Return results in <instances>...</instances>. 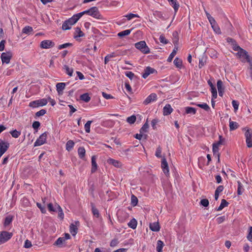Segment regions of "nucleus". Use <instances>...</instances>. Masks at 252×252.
I'll use <instances>...</instances> for the list:
<instances>
[{
	"label": "nucleus",
	"instance_id": "f257e3e1",
	"mask_svg": "<svg viewBox=\"0 0 252 252\" xmlns=\"http://www.w3.org/2000/svg\"><path fill=\"white\" fill-rule=\"evenodd\" d=\"M135 47L144 54L150 53V50L144 40H141L134 44Z\"/></svg>",
	"mask_w": 252,
	"mask_h": 252
},
{
	"label": "nucleus",
	"instance_id": "f03ea898",
	"mask_svg": "<svg viewBox=\"0 0 252 252\" xmlns=\"http://www.w3.org/2000/svg\"><path fill=\"white\" fill-rule=\"evenodd\" d=\"M93 18L102 21H106L107 20L100 14L98 8L96 6H93L90 8V15Z\"/></svg>",
	"mask_w": 252,
	"mask_h": 252
},
{
	"label": "nucleus",
	"instance_id": "7ed1b4c3",
	"mask_svg": "<svg viewBox=\"0 0 252 252\" xmlns=\"http://www.w3.org/2000/svg\"><path fill=\"white\" fill-rule=\"evenodd\" d=\"M12 232L6 231H0V245L7 242L12 238Z\"/></svg>",
	"mask_w": 252,
	"mask_h": 252
},
{
	"label": "nucleus",
	"instance_id": "20e7f679",
	"mask_svg": "<svg viewBox=\"0 0 252 252\" xmlns=\"http://www.w3.org/2000/svg\"><path fill=\"white\" fill-rule=\"evenodd\" d=\"M48 103L47 99L42 98L31 101L29 104V106L33 108L38 107L39 106H44Z\"/></svg>",
	"mask_w": 252,
	"mask_h": 252
},
{
	"label": "nucleus",
	"instance_id": "39448f33",
	"mask_svg": "<svg viewBox=\"0 0 252 252\" xmlns=\"http://www.w3.org/2000/svg\"><path fill=\"white\" fill-rule=\"evenodd\" d=\"M12 57L13 53L11 51H6L5 53H2L0 56L2 63H9Z\"/></svg>",
	"mask_w": 252,
	"mask_h": 252
},
{
	"label": "nucleus",
	"instance_id": "423d86ee",
	"mask_svg": "<svg viewBox=\"0 0 252 252\" xmlns=\"http://www.w3.org/2000/svg\"><path fill=\"white\" fill-rule=\"evenodd\" d=\"M47 135V132L46 131L41 134L34 142V146H39L45 143L46 142Z\"/></svg>",
	"mask_w": 252,
	"mask_h": 252
},
{
	"label": "nucleus",
	"instance_id": "0eeeda50",
	"mask_svg": "<svg viewBox=\"0 0 252 252\" xmlns=\"http://www.w3.org/2000/svg\"><path fill=\"white\" fill-rule=\"evenodd\" d=\"M54 42L50 40H44L40 42V47L42 49H49L55 46Z\"/></svg>",
	"mask_w": 252,
	"mask_h": 252
},
{
	"label": "nucleus",
	"instance_id": "6e6552de",
	"mask_svg": "<svg viewBox=\"0 0 252 252\" xmlns=\"http://www.w3.org/2000/svg\"><path fill=\"white\" fill-rule=\"evenodd\" d=\"M9 143L0 139V157H1L8 150Z\"/></svg>",
	"mask_w": 252,
	"mask_h": 252
},
{
	"label": "nucleus",
	"instance_id": "1a4fd4ad",
	"mask_svg": "<svg viewBox=\"0 0 252 252\" xmlns=\"http://www.w3.org/2000/svg\"><path fill=\"white\" fill-rule=\"evenodd\" d=\"M161 168L162 169V171L163 173L165 174V175L168 177L169 176V166L168 164L166 161V158L163 157L161 159Z\"/></svg>",
	"mask_w": 252,
	"mask_h": 252
},
{
	"label": "nucleus",
	"instance_id": "9d476101",
	"mask_svg": "<svg viewBox=\"0 0 252 252\" xmlns=\"http://www.w3.org/2000/svg\"><path fill=\"white\" fill-rule=\"evenodd\" d=\"M237 51H238V52L236 53V55L239 58H243L245 60L249 59L250 55L246 50L240 47V48L237 49Z\"/></svg>",
	"mask_w": 252,
	"mask_h": 252
},
{
	"label": "nucleus",
	"instance_id": "9b49d317",
	"mask_svg": "<svg viewBox=\"0 0 252 252\" xmlns=\"http://www.w3.org/2000/svg\"><path fill=\"white\" fill-rule=\"evenodd\" d=\"M153 73H157V71L154 68L147 66L144 70L142 76L144 79H146L150 74Z\"/></svg>",
	"mask_w": 252,
	"mask_h": 252
},
{
	"label": "nucleus",
	"instance_id": "f8f14e48",
	"mask_svg": "<svg viewBox=\"0 0 252 252\" xmlns=\"http://www.w3.org/2000/svg\"><path fill=\"white\" fill-rule=\"evenodd\" d=\"M245 135L246 136V141L247 146L248 148L252 147V132H250L248 129L245 132Z\"/></svg>",
	"mask_w": 252,
	"mask_h": 252
},
{
	"label": "nucleus",
	"instance_id": "ddd939ff",
	"mask_svg": "<svg viewBox=\"0 0 252 252\" xmlns=\"http://www.w3.org/2000/svg\"><path fill=\"white\" fill-rule=\"evenodd\" d=\"M157 99V95L156 93L151 94L143 101L144 105H147L152 102L155 101Z\"/></svg>",
	"mask_w": 252,
	"mask_h": 252
},
{
	"label": "nucleus",
	"instance_id": "4468645a",
	"mask_svg": "<svg viewBox=\"0 0 252 252\" xmlns=\"http://www.w3.org/2000/svg\"><path fill=\"white\" fill-rule=\"evenodd\" d=\"M226 41L228 43L231 44L232 49L234 51H237V49L240 48V46L237 44L236 41L234 39L228 37L226 38Z\"/></svg>",
	"mask_w": 252,
	"mask_h": 252
},
{
	"label": "nucleus",
	"instance_id": "2eb2a0df",
	"mask_svg": "<svg viewBox=\"0 0 252 252\" xmlns=\"http://www.w3.org/2000/svg\"><path fill=\"white\" fill-rule=\"evenodd\" d=\"M217 85L219 95L222 96L224 92V87L223 85L222 81L221 80H218Z\"/></svg>",
	"mask_w": 252,
	"mask_h": 252
},
{
	"label": "nucleus",
	"instance_id": "dca6fc26",
	"mask_svg": "<svg viewBox=\"0 0 252 252\" xmlns=\"http://www.w3.org/2000/svg\"><path fill=\"white\" fill-rule=\"evenodd\" d=\"M96 157L94 155L91 158V164H92V168H91V173H94L96 172L97 169V164L96 161Z\"/></svg>",
	"mask_w": 252,
	"mask_h": 252
},
{
	"label": "nucleus",
	"instance_id": "f3484780",
	"mask_svg": "<svg viewBox=\"0 0 252 252\" xmlns=\"http://www.w3.org/2000/svg\"><path fill=\"white\" fill-rule=\"evenodd\" d=\"M210 23L214 32L218 34L221 33V30L215 20L211 22Z\"/></svg>",
	"mask_w": 252,
	"mask_h": 252
},
{
	"label": "nucleus",
	"instance_id": "a211bd4d",
	"mask_svg": "<svg viewBox=\"0 0 252 252\" xmlns=\"http://www.w3.org/2000/svg\"><path fill=\"white\" fill-rule=\"evenodd\" d=\"M173 109L169 104H166L163 108V115L164 116H168L170 115L173 111Z\"/></svg>",
	"mask_w": 252,
	"mask_h": 252
},
{
	"label": "nucleus",
	"instance_id": "6ab92c4d",
	"mask_svg": "<svg viewBox=\"0 0 252 252\" xmlns=\"http://www.w3.org/2000/svg\"><path fill=\"white\" fill-rule=\"evenodd\" d=\"M167 1L169 4L174 8L175 14H176L180 7V4L177 0H167Z\"/></svg>",
	"mask_w": 252,
	"mask_h": 252
},
{
	"label": "nucleus",
	"instance_id": "aec40b11",
	"mask_svg": "<svg viewBox=\"0 0 252 252\" xmlns=\"http://www.w3.org/2000/svg\"><path fill=\"white\" fill-rule=\"evenodd\" d=\"M107 162L108 164L113 165L116 167H120L122 165L121 162L120 161L112 158H108L107 160Z\"/></svg>",
	"mask_w": 252,
	"mask_h": 252
},
{
	"label": "nucleus",
	"instance_id": "412c9836",
	"mask_svg": "<svg viewBox=\"0 0 252 252\" xmlns=\"http://www.w3.org/2000/svg\"><path fill=\"white\" fill-rule=\"evenodd\" d=\"M66 83H58L56 85V89L58 94H62L63 93V90L65 88Z\"/></svg>",
	"mask_w": 252,
	"mask_h": 252
},
{
	"label": "nucleus",
	"instance_id": "4be33fe9",
	"mask_svg": "<svg viewBox=\"0 0 252 252\" xmlns=\"http://www.w3.org/2000/svg\"><path fill=\"white\" fill-rule=\"evenodd\" d=\"M150 229L154 232H158L160 230V226L158 222L151 223L149 225Z\"/></svg>",
	"mask_w": 252,
	"mask_h": 252
},
{
	"label": "nucleus",
	"instance_id": "5701e85b",
	"mask_svg": "<svg viewBox=\"0 0 252 252\" xmlns=\"http://www.w3.org/2000/svg\"><path fill=\"white\" fill-rule=\"evenodd\" d=\"M92 208V212L94 217L98 218L100 216V214L98 210L95 207L94 203L91 202L90 203Z\"/></svg>",
	"mask_w": 252,
	"mask_h": 252
},
{
	"label": "nucleus",
	"instance_id": "b1692460",
	"mask_svg": "<svg viewBox=\"0 0 252 252\" xmlns=\"http://www.w3.org/2000/svg\"><path fill=\"white\" fill-rule=\"evenodd\" d=\"M229 205V203L224 199H222L221 201L220 205L216 208V210L220 211L222 210L224 207H227Z\"/></svg>",
	"mask_w": 252,
	"mask_h": 252
},
{
	"label": "nucleus",
	"instance_id": "393cba45",
	"mask_svg": "<svg viewBox=\"0 0 252 252\" xmlns=\"http://www.w3.org/2000/svg\"><path fill=\"white\" fill-rule=\"evenodd\" d=\"M85 35V34L81 31L80 27H76L75 28V31L74 35V38H77L78 37H83Z\"/></svg>",
	"mask_w": 252,
	"mask_h": 252
},
{
	"label": "nucleus",
	"instance_id": "a878e982",
	"mask_svg": "<svg viewBox=\"0 0 252 252\" xmlns=\"http://www.w3.org/2000/svg\"><path fill=\"white\" fill-rule=\"evenodd\" d=\"M78 154L79 157L82 159H84L85 157L86 150L84 147H80L78 149Z\"/></svg>",
	"mask_w": 252,
	"mask_h": 252
},
{
	"label": "nucleus",
	"instance_id": "bb28decb",
	"mask_svg": "<svg viewBox=\"0 0 252 252\" xmlns=\"http://www.w3.org/2000/svg\"><path fill=\"white\" fill-rule=\"evenodd\" d=\"M238 124L236 122L231 121V119H229V130L230 131H233L237 129L239 127Z\"/></svg>",
	"mask_w": 252,
	"mask_h": 252
},
{
	"label": "nucleus",
	"instance_id": "cd10ccee",
	"mask_svg": "<svg viewBox=\"0 0 252 252\" xmlns=\"http://www.w3.org/2000/svg\"><path fill=\"white\" fill-rule=\"evenodd\" d=\"M132 30V29L126 30L119 32L117 35L120 38H123L126 36L128 35L131 33Z\"/></svg>",
	"mask_w": 252,
	"mask_h": 252
},
{
	"label": "nucleus",
	"instance_id": "c85d7f7f",
	"mask_svg": "<svg viewBox=\"0 0 252 252\" xmlns=\"http://www.w3.org/2000/svg\"><path fill=\"white\" fill-rule=\"evenodd\" d=\"M63 69L65 70V73L70 77L72 76L73 73V68H70L68 65L64 64Z\"/></svg>",
	"mask_w": 252,
	"mask_h": 252
},
{
	"label": "nucleus",
	"instance_id": "c756f323",
	"mask_svg": "<svg viewBox=\"0 0 252 252\" xmlns=\"http://www.w3.org/2000/svg\"><path fill=\"white\" fill-rule=\"evenodd\" d=\"M55 207H57V211H58V218L63 220L64 218V214L61 207L57 203L55 204Z\"/></svg>",
	"mask_w": 252,
	"mask_h": 252
},
{
	"label": "nucleus",
	"instance_id": "7c9ffc66",
	"mask_svg": "<svg viewBox=\"0 0 252 252\" xmlns=\"http://www.w3.org/2000/svg\"><path fill=\"white\" fill-rule=\"evenodd\" d=\"M69 231L72 236H74L77 233L78 228L73 223H71L69 226Z\"/></svg>",
	"mask_w": 252,
	"mask_h": 252
},
{
	"label": "nucleus",
	"instance_id": "2f4dec72",
	"mask_svg": "<svg viewBox=\"0 0 252 252\" xmlns=\"http://www.w3.org/2000/svg\"><path fill=\"white\" fill-rule=\"evenodd\" d=\"M13 217L11 215H8L6 216L4 219V221L3 222V225L4 226H7L9 225L12 221Z\"/></svg>",
	"mask_w": 252,
	"mask_h": 252
},
{
	"label": "nucleus",
	"instance_id": "473e14b6",
	"mask_svg": "<svg viewBox=\"0 0 252 252\" xmlns=\"http://www.w3.org/2000/svg\"><path fill=\"white\" fill-rule=\"evenodd\" d=\"M137 224V221L134 218L131 219L130 221L127 223V225L129 227L134 229L136 228Z\"/></svg>",
	"mask_w": 252,
	"mask_h": 252
},
{
	"label": "nucleus",
	"instance_id": "72a5a7b5",
	"mask_svg": "<svg viewBox=\"0 0 252 252\" xmlns=\"http://www.w3.org/2000/svg\"><path fill=\"white\" fill-rule=\"evenodd\" d=\"M33 32V29L32 27L27 26L22 29V32L26 34L30 35Z\"/></svg>",
	"mask_w": 252,
	"mask_h": 252
},
{
	"label": "nucleus",
	"instance_id": "f704fd0d",
	"mask_svg": "<svg viewBox=\"0 0 252 252\" xmlns=\"http://www.w3.org/2000/svg\"><path fill=\"white\" fill-rule=\"evenodd\" d=\"M80 99L85 102H88L91 100V97L88 93H85L80 95Z\"/></svg>",
	"mask_w": 252,
	"mask_h": 252
},
{
	"label": "nucleus",
	"instance_id": "c9c22d12",
	"mask_svg": "<svg viewBox=\"0 0 252 252\" xmlns=\"http://www.w3.org/2000/svg\"><path fill=\"white\" fill-rule=\"evenodd\" d=\"M74 142L71 140H68L65 145V149L67 151H70L73 148L74 145Z\"/></svg>",
	"mask_w": 252,
	"mask_h": 252
},
{
	"label": "nucleus",
	"instance_id": "e433bc0d",
	"mask_svg": "<svg viewBox=\"0 0 252 252\" xmlns=\"http://www.w3.org/2000/svg\"><path fill=\"white\" fill-rule=\"evenodd\" d=\"M173 36V43L174 44H178L179 43V36L177 31H174L172 33Z\"/></svg>",
	"mask_w": 252,
	"mask_h": 252
},
{
	"label": "nucleus",
	"instance_id": "4c0bfd02",
	"mask_svg": "<svg viewBox=\"0 0 252 252\" xmlns=\"http://www.w3.org/2000/svg\"><path fill=\"white\" fill-rule=\"evenodd\" d=\"M65 242L63 237H59L54 243V245L57 246L59 248L63 247V244Z\"/></svg>",
	"mask_w": 252,
	"mask_h": 252
},
{
	"label": "nucleus",
	"instance_id": "58836bf2",
	"mask_svg": "<svg viewBox=\"0 0 252 252\" xmlns=\"http://www.w3.org/2000/svg\"><path fill=\"white\" fill-rule=\"evenodd\" d=\"M149 127V126L148 119H147L146 122H145V123L143 125V126L140 129V130H139L140 133H143L144 132H147Z\"/></svg>",
	"mask_w": 252,
	"mask_h": 252
},
{
	"label": "nucleus",
	"instance_id": "ea45409f",
	"mask_svg": "<svg viewBox=\"0 0 252 252\" xmlns=\"http://www.w3.org/2000/svg\"><path fill=\"white\" fill-rule=\"evenodd\" d=\"M71 24L66 20L63 24L62 29L64 31L70 30L71 28Z\"/></svg>",
	"mask_w": 252,
	"mask_h": 252
},
{
	"label": "nucleus",
	"instance_id": "a19ab883",
	"mask_svg": "<svg viewBox=\"0 0 252 252\" xmlns=\"http://www.w3.org/2000/svg\"><path fill=\"white\" fill-rule=\"evenodd\" d=\"M206 62V57L203 55L201 58H199L198 66L199 68H201L204 65Z\"/></svg>",
	"mask_w": 252,
	"mask_h": 252
},
{
	"label": "nucleus",
	"instance_id": "79ce46f5",
	"mask_svg": "<svg viewBox=\"0 0 252 252\" xmlns=\"http://www.w3.org/2000/svg\"><path fill=\"white\" fill-rule=\"evenodd\" d=\"M174 63L175 65L179 68H181L182 66L183 62L182 60L178 57H176L174 60Z\"/></svg>",
	"mask_w": 252,
	"mask_h": 252
},
{
	"label": "nucleus",
	"instance_id": "37998d69",
	"mask_svg": "<svg viewBox=\"0 0 252 252\" xmlns=\"http://www.w3.org/2000/svg\"><path fill=\"white\" fill-rule=\"evenodd\" d=\"M164 246L163 242L161 240H158L157 241V251L158 252H162V248Z\"/></svg>",
	"mask_w": 252,
	"mask_h": 252
},
{
	"label": "nucleus",
	"instance_id": "c03bdc74",
	"mask_svg": "<svg viewBox=\"0 0 252 252\" xmlns=\"http://www.w3.org/2000/svg\"><path fill=\"white\" fill-rule=\"evenodd\" d=\"M186 113V114H195L196 113V110L195 108L191 107H185Z\"/></svg>",
	"mask_w": 252,
	"mask_h": 252
},
{
	"label": "nucleus",
	"instance_id": "a18cd8bd",
	"mask_svg": "<svg viewBox=\"0 0 252 252\" xmlns=\"http://www.w3.org/2000/svg\"><path fill=\"white\" fill-rule=\"evenodd\" d=\"M154 14L156 17L159 18L162 20H165L166 19L164 16V13L161 11H156Z\"/></svg>",
	"mask_w": 252,
	"mask_h": 252
},
{
	"label": "nucleus",
	"instance_id": "49530a36",
	"mask_svg": "<svg viewBox=\"0 0 252 252\" xmlns=\"http://www.w3.org/2000/svg\"><path fill=\"white\" fill-rule=\"evenodd\" d=\"M238 184V189H237V194L238 195H241L242 194L243 191H244V189L243 188V186L240 181H237Z\"/></svg>",
	"mask_w": 252,
	"mask_h": 252
},
{
	"label": "nucleus",
	"instance_id": "de8ad7c7",
	"mask_svg": "<svg viewBox=\"0 0 252 252\" xmlns=\"http://www.w3.org/2000/svg\"><path fill=\"white\" fill-rule=\"evenodd\" d=\"M196 106L202 109H203L207 112L210 110L209 106L206 103H203L201 104L198 103L196 104Z\"/></svg>",
	"mask_w": 252,
	"mask_h": 252
},
{
	"label": "nucleus",
	"instance_id": "09e8293b",
	"mask_svg": "<svg viewBox=\"0 0 252 252\" xmlns=\"http://www.w3.org/2000/svg\"><path fill=\"white\" fill-rule=\"evenodd\" d=\"M136 120V116L134 115H132L130 116V117H128L127 118L126 122L128 124L132 125V124H133L135 122Z\"/></svg>",
	"mask_w": 252,
	"mask_h": 252
},
{
	"label": "nucleus",
	"instance_id": "8fccbe9b",
	"mask_svg": "<svg viewBox=\"0 0 252 252\" xmlns=\"http://www.w3.org/2000/svg\"><path fill=\"white\" fill-rule=\"evenodd\" d=\"M126 76L128 77L130 80H132V79H137V77L131 71H126L125 72Z\"/></svg>",
	"mask_w": 252,
	"mask_h": 252
},
{
	"label": "nucleus",
	"instance_id": "3c124183",
	"mask_svg": "<svg viewBox=\"0 0 252 252\" xmlns=\"http://www.w3.org/2000/svg\"><path fill=\"white\" fill-rule=\"evenodd\" d=\"M138 202V198L134 195L132 194L131 196V204L132 206L134 207L137 205Z\"/></svg>",
	"mask_w": 252,
	"mask_h": 252
},
{
	"label": "nucleus",
	"instance_id": "603ef678",
	"mask_svg": "<svg viewBox=\"0 0 252 252\" xmlns=\"http://www.w3.org/2000/svg\"><path fill=\"white\" fill-rule=\"evenodd\" d=\"M47 208L49 212H55L57 211V207H55V205L54 206L53 203H49L47 204Z\"/></svg>",
	"mask_w": 252,
	"mask_h": 252
},
{
	"label": "nucleus",
	"instance_id": "864d4df0",
	"mask_svg": "<svg viewBox=\"0 0 252 252\" xmlns=\"http://www.w3.org/2000/svg\"><path fill=\"white\" fill-rule=\"evenodd\" d=\"M12 136L14 138H17L21 135V131H18L16 129L12 130L9 132Z\"/></svg>",
	"mask_w": 252,
	"mask_h": 252
},
{
	"label": "nucleus",
	"instance_id": "5fc2aeb1",
	"mask_svg": "<svg viewBox=\"0 0 252 252\" xmlns=\"http://www.w3.org/2000/svg\"><path fill=\"white\" fill-rule=\"evenodd\" d=\"M92 123H93V121H88L85 124L84 128H85L86 132H87V133L90 132L91 125Z\"/></svg>",
	"mask_w": 252,
	"mask_h": 252
},
{
	"label": "nucleus",
	"instance_id": "6e6d98bb",
	"mask_svg": "<svg viewBox=\"0 0 252 252\" xmlns=\"http://www.w3.org/2000/svg\"><path fill=\"white\" fill-rule=\"evenodd\" d=\"M115 55H114V53H112L111 54H108L104 58V63L107 64L108 62L110 61V59L112 58L115 57Z\"/></svg>",
	"mask_w": 252,
	"mask_h": 252
},
{
	"label": "nucleus",
	"instance_id": "4d7b16f0",
	"mask_svg": "<svg viewBox=\"0 0 252 252\" xmlns=\"http://www.w3.org/2000/svg\"><path fill=\"white\" fill-rule=\"evenodd\" d=\"M78 21V20L74 15H73L71 18L67 19V21L69 22L71 25L75 24Z\"/></svg>",
	"mask_w": 252,
	"mask_h": 252
},
{
	"label": "nucleus",
	"instance_id": "13d9d810",
	"mask_svg": "<svg viewBox=\"0 0 252 252\" xmlns=\"http://www.w3.org/2000/svg\"><path fill=\"white\" fill-rule=\"evenodd\" d=\"M72 45H73V44L71 43H65L60 45L58 46V49L59 50H61V49H64V48H67L68 47H71Z\"/></svg>",
	"mask_w": 252,
	"mask_h": 252
},
{
	"label": "nucleus",
	"instance_id": "bf43d9fd",
	"mask_svg": "<svg viewBox=\"0 0 252 252\" xmlns=\"http://www.w3.org/2000/svg\"><path fill=\"white\" fill-rule=\"evenodd\" d=\"M125 17L127 18L128 20H130L133 18L137 17L139 18V16L137 14H133L132 13H130L125 16Z\"/></svg>",
	"mask_w": 252,
	"mask_h": 252
},
{
	"label": "nucleus",
	"instance_id": "052dcab7",
	"mask_svg": "<svg viewBox=\"0 0 252 252\" xmlns=\"http://www.w3.org/2000/svg\"><path fill=\"white\" fill-rule=\"evenodd\" d=\"M200 204L205 207H207L209 205V200L207 199H202L200 200Z\"/></svg>",
	"mask_w": 252,
	"mask_h": 252
},
{
	"label": "nucleus",
	"instance_id": "680f3d73",
	"mask_svg": "<svg viewBox=\"0 0 252 252\" xmlns=\"http://www.w3.org/2000/svg\"><path fill=\"white\" fill-rule=\"evenodd\" d=\"M40 126V123L38 121H34L32 125V127L35 130V131H37V130Z\"/></svg>",
	"mask_w": 252,
	"mask_h": 252
},
{
	"label": "nucleus",
	"instance_id": "e2e57ef3",
	"mask_svg": "<svg viewBox=\"0 0 252 252\" xmlns=\"http://www.w3.org/2000/svg\"><path fill=\"white\" fill-rule=\"evenodd\" d=\"M36 206L40 209L41 212L42 214H45L46 213V210L45 206H43L41 203L37 202Z\"/></svg>",
	"mask_w": 252,
	"mask_h": 252
},
{
	"label": "nucleus",
	"instance_id": "0e129e2a",
	"mask_svg": "<svg viewBox=\"0 0 252 252\" xmlns=\"http://www.w3.org/2000/svg\"><path fill=\"white\" fill-rule=\"evenodd\" d=\"M246 61L249 63L250 65L249 69L250 70V76L252 78V59H251L250 56L249 57V59H246Z\"/></svg>",
	"mask_w": 252,
	"mask_h": 252
},
{
	"label": "nucleus",
	"instance_id": "69168bd1",
	"mask_svg": "<svg viewBox=\"0 0 252 252\" xmlns=\"http://www.w3.org/2000/svg\"><path fill=\"white\" fill-rule=\"evenodd\" d=\"M248 232L247 238L249 241L252 242V226L249 227Z\"/></svg>",
	"mask_w": 252,
	"mask_h": 252
},
{
	"label": "nucleus",
	"instance_id": "338daca9",
	"mask_svg": "<svg viewBox=\"0 0 252 252\" xmlns=\"http://www.w3.org/2000/svg\"><path fill=\"white\" fill-rule=\"evenodd\" d=\"M159 40L161 43L166 44L168 43V40L166 39L163 34H161L159 36Z\"/></svg>",
	"mask_w": 252,
	"mask_h": 252
},
{
	"label": "nucleus",
	"instance_id": "774afa93",
	"mask_svg": "<svg viewBox=\"0 0 252 252\" xmlns=\"http://www.w3.org/2000/svg\"><path fill=\"white\" fill-rule=\"evenodd\" d=\"M46 113L45 109H41L35 113V117H40L45 115Z\"/></svg>",
	"mask_w": 252,
	"mask_h": 252
}]
</instances>
